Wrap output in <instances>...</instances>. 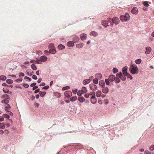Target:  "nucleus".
I'll use <instances>...</instances> for the list:
<instances>
[{"label":"nucleus","instance_id":"nucleus-28","mask_svg":"<svg viewBox=\"0 0 154 154\" xmlns=\"http://www.w3.org/2000/svg\"><path fill=\"white\" fill-rule=\"evenodd\" d=\"M116 75L118 78L122 79V73L121 72H120L117 74Z\"/></svg>","mask_w":154,"mask_h":154},{"label":"nucleus","instance_id":"nucleus-25","mask_svg":"<svg viewBox=\"0 0 154 154\" xmlns=\"http://www.w3.org/2000/svg\"><path fill=\"white\" fill-rule=\"evenodd\" d=\"M96 76L97 77V78L98 79H101L102 77L101 74L100 73L97 74L96 75Z\"/></svg>","mask_w":154,"mask_h":154},{"label":"nucleus","instance_id":"nucleus-37","mask_svg":"<svg viewBox=\"0 0 154 154\" xmlns=\"http://www.w3.org/2000/svg\"><path fill=\"white\" fill-rule=\"evenodd\" d=\"M93 82L95 84H97L98 83V79L97 78H96L93 80Z\"/></svg>","mask_w":154,"mask_h":154},{"label":"nucleus","instance_id":"nucleus-3","mask_svg":"<svg viewBox=\"0 0 154 154\" xmlns=\"http://www.w3.org/2000/svg\"><path fill=\"white\" fill-rule=\"evenodd\" d=\"M89 87L90 90L92 91H96L98 89L97 86L94 84H90L89 85Z\"/></svg>","mask_w":154,"mask_h":154},{"label":"nucleus","instance_id":"nucleus-34","mask_svg":"<svg viewBox=\"0 0 154 154\" xmlns=\"http://www.w3.org/2000/svg\"><path fill=\"white\" fill-rule=\"evenodd\" d=\"M141 62V60L140 59H137L135 60V62L137 64H140Z\"/></svg>","mask_w":154,"mask_h":154},{"label":"nucleus","instance_id":"nucleus-31","mask_svg":"<svg viewBox=\"0 0 154 154\" xmlns=\"http://www.w3.org/2000/svg\"><path fill=\"white\" fill-rule=\"evenodd\" d=\"M79 40V37L77 36H75L73 40L74 42H78Z\"/></svg>","mask_w":154,"mask_h":154},{"label":"nucleus","instance_id":"nucleus-14","mask_svg":"<svg viewBox=\"0 0 154 154\" xmlns=\"http://www.w3.org/2000/svg\"><path fill=\"white\" fill-rule=\"evenodd\" d=\"M90 82V79H85L83 82V84L85 85L89 84Z\"/></svg>","mask_w":154,"mask_h":154},{"label":"nucleus","instance_id":"nucleus-59","mask_svg":"<svg viewBox=\"0 0 154 154\" xmlns=\"http://www.w3.org/2000/svg\"><path fill=\"white\" fill-rule=\"evenodd\" d=\"M33 87H34L32 88V90H35L38 88V86H37L35 85V86H34Z\"/></svg>","mask_w":154,"mask_h":154},{"label":"nucleus","instance_id":"nucleus-63","mask_svg":"<svg viewBox=\"0 0 154 154\" xmlns=\"http://www.w3.org/2000/svg\"><path fill=\"white\" fill-rule=\"evenodd\" d=\"M24 75H25L23 73L20 72V73L19 76H22L23 77L24 76Z\"/></svg>","mask_w":154,"mask_h":154},{"label":"nucleus","instance_id":"nucleus-1","mask_svg":"<svg viewBox=\"0 0 154 154\" xmlns=\"http://www.w3.org/2000/svg\"><path fill=\"white\" fill-rule=\"evenodd\" d=\"M129 70L132 74H137L139 70L137 66L135 64H131L129 68Z\"/></svg>","mask_w":154,"mask_h":154},{"label":"nucleus","instance_id":"nucleus-21","mask_svg":"<svg viewBox=\"0 0 154 154\" xmlns=\"http://www.w3.org/2000/svg\"><path fill=\"white\" fill-rule=\"evenodd\" d=\"M11 106L8 104L7 106H5V109L7 111L9 112L10 110V108Z\"/></svg>","mask_w":154,"mask_h":154},{"label":"nucleus","instance_id":"nucleus-17","mask_svg":"<svg viewBox=\"0 0 154 154\" xmlns=\"http://www.w3.org/2000/svg\"><path fill=\"white\" fill-rule=\"evenodd\" d=\"M95 94L97 97H99L101 96L102 93L100 91L98 90L96 92Z\"/></svg>","mask_w":154,"mask_h":154},{"label":"nucleus","instance_id":"nucleus-11","mask_svg":"<svg viewBox=\"0 0 154 154\" xmlns=\"http://www.w3.org/2000/svg\"><path fill=\"white\" fill-rule=\"evenodd\" d=\"M102 25L105 27H106L108 26V22L106 20H103L102 22Z\"/></svg>","mask_w":154,"mask_h":154},{"label":"nucleus","instance_id":"nucleus-44","mask_svg":"<svg viewBox=\"0 0 154 154\" xmlns=\"http://www.w3.org/2000/svg\"><path fill=\"white\" fill-rule=\"evenodd\" d=\"M3 92L5 93H7L9 92V90L6 88H4L3 89Z\"/></svg>","mask_w":154,"mask_h":154},{"label":"nucleus","instance_id":"nucleus-18","mask_svg":"<svg viewBox=\"0 0 154 154\" xmlns=\"http://www.w3.org/2000/svg\"><path fill=\"white\" fill-rule=\"evenodd\" d=\"M85 100V98L83 97H80L78 98V100L81 103L83 102Z\"/></svg>","mask_w":154,"mask_h":154},{"label":"nucleus","instance_id":"nucleus-49","mask_svg":"<svg viewBox=\"0 0 154 154\" xmlns=\"http://www.w3.org/2000/svg\"><path fill=\"white\" fill-rule=\"evenodd\" d=\"M77 89H73L72 90V92L74 94H76L77 91Z\"/></svg>","mask_w":154,"mask_h":154},{"label":"nucleus","instance_id":"nucleus-54","mask_svg":"<svg viewBox=\"0 0 154 154\" xmlns=\"http://www.w3.org/2000/svg\"><path fill=\"white\" fill-rule=\"evenodd\" d=\"M49 88V86L48 85H47L45 86L42 88L44 89H48Z\"/></svg>","mask_w":154,"mask_h":154},{"label":"nucleus","instance_id":"nucleus-2","mask_svg":"<svg viewBox=\"0 0 154 154\" xmlns=\"http://www.w3.org/2000/svg\"><path fill=\"white\" fill-rule=\"evenodd\" d=\"M120 18V20L122 22L127 21L129 20L130 16L128 13H125L124 15H121Z\"/></svg>","mask_w":154,"mask_h":154},{"label":"nucleus","instance_id":"nucleus-43","mask_svg":"<svg viewBox=\"0 0 154 154\" xmlns=\"http://www.w3.org/2000/svg\"><path fill=\"white\" fill-rule=\"evenodd\" d=\"M0 128L2 129H4L5 128V126L4 124L0 123Z\"/></svg>","mask_w":154,"mask_h":154},{"label":"nucleus","instance_id":"nucleus-35","mask_svg":"<svg viewBox=\"0 0 154 154\" xmlns=\"http://www.w3.org/2000/svg\"><path fill=\"white\" fill-rule=\"evenodd\" d=\"M6 79V77L4 75H1L0 76V79L2 80H5Z\"/></svg>","mask_w":154,"mask_h":154},{"label":"nucleus","instance_id":"nucleus-55","mask_svg":"<svg viewBox=\"0 0 154 154\" xmlns=\"http://www.w3.org/2000/svg\"><path fill=\"white\" fill-rule=\"evenodd\" d=\"M36 84V83L34 82V83H33L31 84L30 85V86L31 87H33V86H35V85Z\"/></svg>","mask_w":154,"mask_h":154},{"label":"nucleus","instance_id":"nucleus-4","mask_svg":"<svg viewBox=\"0 0 154 154\" xmlns=\"http://www.w3.org/2000/svg\"><path fill=\"white\" fill-rule=\"evenodd\" d=\"M64 95L66 97H69L72 96V93L70 91H67L65 92Z\"/></svg>","mask_w":154,"mask_h":154},{"label":"nucleus","instance_id":"nucleus-58","mask_svg":"<svg viewBox=\"0 0 154 154\" xmlns=\"http://www.w3.org/2000/svg\"><path fill=\"white\" fill-rule=\"evenodd\" d=\"M22 81V78H18L16 80V81L17 82H18V81Z\"/></svg>","mask_w":154,"mask_h":154},{"label":"nucleus","instance_id":"nucleus-48","mask_svg":"<svg viewBox=\"0 0 154 154\" xmlns=\"http://www.w3.org/2000/svg\"><path fill=\"white\" fill-rule=\"evenodd\" d=\"M95 94V92L94 91L91 92L90 94H89V95H90V96L91 95L93 96Z\"/></svg>","mask_w":154,"mask_h":154},{"label":"nucleus","instance_id":"nucleus-10","mask_svg":"<svg viewBox=\"0 0 154 154\" xmlns=\"http://www.w3.org/2000/svg\"><path fill=\"white\" fill-rule=\"evenodd\" d=\"M80 37L82 40H84L86 39L87 35L85 33H82L80 35Z\"/></svg>","mask_w":154,"mask_h":154},{"label":"nucleus","instance_id":"nucleus-42","mask_svg":"<svg viewBox=\"0 0 154 154\" xmlns=\"http://www.w3.org/2000/svg\"><path fill=\"white\" fill-rule=\"evenodd\" d=\"M83 93L81 91H79L77 93V94L78 96H81Z\"/></svg>","mask_w":154,"mask_h":154},{"label":"nucleus","instance_id":"nucleus-51","mask_svg":"<svg viewBox=\"0 0 154 154\" xmlns=\"http://www.w3.org/2000/svg\"><path fill=\"white\" fill-rule=\"evenodd\" d=\"M144 154H151L150 152L148 150H146L145 151Z\"/></svg>","mask_w":154,"mask_h":154},{"label":"nucleus","instance_id":"nucleus-41","mask_svg":"<svg viewBox=\"0 0 154 154\" xmlns=\"http://www.w3.org/2000/svg\"><path fill=\"white\" fill-rule=\"evenodd\" d=\"M149 149L151 151L154 150V145H152L150 146L149 147Z\"/></svg>","mask_w":154,"mask_h":154},{"label":"nucleus","instance_id":"nucleus-60","mask_svg":"<svg viewBox=\"0 0 154 154\" xmlns=\"http://www.w3.org/2000/svg\"><path fill=\"white\" fill-rule=\"evenodd\" d=\"M35 90V94H36L37 93H38V92H39V91H40V89H37L36 90Z\"/></svg>","mask_w":154,"mask_h":154},{"label":"nucleus","instance_id":"nucleus-64","mask_svg":"<svg viewBox=\"0 0 154 154\" xmlns=\"http://www.w3.org/2000/svg\"><path fill=\"white\" fill-rule=\"evenodd\" d=\"M45 85V83L44 82H42L40 83V84L39 85L40 86H44Z\"/></svg>","mask_w":154,"mask_h":154},{"label":"nucleus","instance_id":"nucleus-50","mask_svg":"<svg viewBox=\"0 0 154 154\" xmlns=\"http://www.w3.org/2000/svg\"><path fill=\"white\" fill-rule=\"evenodd\" d=\"M91 102L93 104H95L96 102V99H94L91 100Z\"/></svg>","mask_w":154,"mask_h":154},{"label":"nucleus","instance_id":"nucleus-12","mask_svg":"<svg viewBox=\"0 0 154 154\" xmlns=\"http://www.w3.org/2000/svg\"><path fill=\"white\" fill-rule=\"evenodd\" d=\"M41 60L42 62H45L47 60V57L45 55L42 56L40 57Z\"/></svg>","mask_w":154,"mask_h":154},{"label":"nucleus","instance_id":"nucleus-53","mask_svg":"<svg viewBox=\"0 0 154 154\" xmlns=\"http://www.w3.org/2000/svg\"><path fill=\"white\" fill-rule=\"evenodd\" d=\"M25 79H27L29 80V81H31V79L29 77L27 76H25L24 77Z\"/></svg>","mask_w":154,"mask_h":154},{"label":"nucleus","instance_id":"nucleus-61","mask_svg":"<svg viewBox=\"0 0 154 154\" xmlns=\"http://www.w3.org/2000/svg\"><path fill=\"white\" fill-rule=\"evenodd\" d=\"M85 98H88L89 97L90 95H89V94H86L85 95Z\"/></svg>","mask_w":154,"mask_h":154},{"label":"nucleus","instance_id":"nucleus-15","mask_svg":"<svg viewBox=\"0 0 154 154\" xmlns=\"http://www.w3.org/2000/svg\"><path fill=\"white\" fill-rule=\"evenodd\" d=\"M146 51L145 52V54H149L150 53L151 51V48L149 47H147L146 48Z\"/></svg>","mask_w":154,"mask_h":154},{"label":"nucleus","instance_id":"nucleus-29","mask_svg":"<svg viewBox=\"0 0 154 154\" xmlns=\"http://www.w3.org/2000/svg\"><path fill=\"white\" fill-rule=\"evenodd\" d=\"M6 82L9 84H11L13 83V81L11 79H8L6 81Z\"/></svg>","mask_w":154,"mask_h":154},{"label":"nucleus","instance_id":"nucleus-19","mask_svg":"<svg viewBox=\"0 0 154 154\" xmlns=\"http://www.w3.org/2000/svg\"><path fill=\"white\" fill-rule=\"evenodd\" d=\"M90 35H93L94 37H96L98 35V33L95 31H92L91 32Z\"/></svg>","mask_w":154,"mask_h":154},{"label":"nucleus","instance_id":"nucleus-6","mask_svg":"<svg viewBox=\"0 0 154 154\" xmlns=\"http://www.w3.org/2000/svg\"><path fill=\"white\" fill-rule=\"evenodd\" d=\"M127 69L128 67L127 66H125L122 69V72L123 74L125 76H127L128 75L127 72Z\"/></svg>","mask_w":154,"mask_h":154},{"label":"nucleus","instance_id":"nucleus-7","mask_svg":"<svg viewBox=\"0 0 154 154\" xmlns=\"http://www.w3.org/2000/svg\"><path fill=\"white\" fill-rule=\"evenodd\" d=\"M109 91V88L107 87H104L102 89L103 93L105 94H107L108 92Z\"/></svg>","mask_w":154,"mask_h":154},{"label":"nucleus","instance_id":"nucleus-22","mask_svg":"<svg viewBox=\"0 0 154 154\" xmlns=\"http://www.w3.org/2000/svg\"><path fill=\"white\" fill-rule=\"evenodd\" d=\"M57 48L59 50H61L64 49L65 47L62 44H60L58 45Z\"/></svg>","mask_w":154,"mask_h":154},{"label":"nucleus","instance_id":"nucleus-30","mask_svg":"<svg viewBox=\"0 0 154 154\" xmlns=\"http://www.w3.org/2000/svg\"><path fill=\"white\" fill-rule=\"evenodd\" d=\"M77 99V97L76 96L72 97L70 98V100L71 101L73 102L75 101Z\"/></svg>","mask_w":154,"mask_h":154},{"label":"nucleus","instance_id":"nucleus-62","mask_svg":"<svg viewBox=\"0 0 154 154\" xmlns=\"http://www.w3.org/2000/svg\"><path fill=\"white\" fill-rule=\"evenodd\" d=\"M41 61L37 59L36 60V63L38 64H41Z\"/></svg>","mask_w":154,"mask_h":154},{"label":"nucleus","instance_id":"nucleus-56","mask_svg":"<svg viewBox=\"0 0 154 154\" xmlns=\"http://www.w3.org/2000/svg\"><path fill=\"white\" fill-rule=\"evenodd\" d=\"M32 78L36 80L37 79V77L36 75H34L32 76Z\"/></svg>","mask_w":154,"mask_h":154},{"label":"nucleus","instance_id":"nucleus-36","mask_svg":"<svg viewBox=\"0 0 154 154\" xmlns=\"http://www.w3.org/2000/svg\"><path fill=\"white\" fill-rule=\"evenodd\" d=\"M31 68H32L34 70H35L37 69V68L36 66L34 64H32L31 65Z\"/></svg>","mask_w":154,"mask_h":154},{"label":"nucleus","instance_id":"nucleus-38","mask_svg":"<svg viewBox=\"0 0 154 154\" xmlns=\"http://www.w3.org/2000/svg\"><path fill=\"white\" fill-rule=\"evenodd\" d=\"M143 5L146 7H148L149 5L148 4V2L147 1H145L143 2Z\"/></svg>","mask_w":154,"mask_h":154},{"label":"nucleus","instance_id":"nucleus-32","mask_svg":"<svg viewBox=\"0 0 154 154\" xmlns=\"http://www.w3.org/2000/svg\"><path fill=\"white\" fill-rule=\"evenodd\" d=\"M4 98L5 99H9V96L6 94H5L2 96V98Z\"/></svg>","mask_w":154,"mask_h":154},{"label":"nucleus","instance_id":"nucleus-45","mask_svg":"<svg viewBox=\"0 0 154 154\" xmlns=\"http://www.w3.org/2000/svg\"><path fill=\"white\" fill-rule=\"evenodd\" d=\"M106 84L107 85H109L110 82H109V80L108 79H106L105 80Z\"/></svg>","mask_w":154,"mask_h":154},{"label":"nucleus","instance_id":"nucleus-27","mask_svg":"<svg viewBox=\"0 0 154 154\" xmlns=\"http://www.w3.org/2000/svg\"><path fill=\"white\" fill-rule=\"evenodd\" d=\"M46 92L45 91L42 92L41 91H39V94H40L41 97H43L46 94Z\"/></svg>","mask_w":154,"mask_h":154},{"label":"nucleus","instance_id":"nucleus-33","mask_svg":"<svg viewBox=\"0 0 154 154\" xmlns=\"http://www.w3.org/2000/svg\"><path fill=\"white\" fill-rule=\"evenodd\" d=\"M70 88V87L69 86H66L65 87H63L62 90L63 91H64L66 90H68Z\"/></svg>","mask_w":154,"mask_h":154},{"label":"nucleus","instance_id":"nucleus-9","mask_svg":"<svg viewBox=\"0 0 154 154\" xmlns=\"http://www.w3.org/2000/svg\"><path fill=\"white\" fill-rule=\"evenodd\" d=\"M131 12L133 14H137L138 13V9L136 7H134L132 9Z\"/></svg>","mask_w":154,"mask_h":154},{"label":"nucleus","instance_id":"nucleus-26","mask_svg":"<svg viewBox=\"0 0 154 154\" xmlns=\"http://www.w3.org/2000/svg\"><path fill=\"white\" fill-rule=\"evenodd\" d=\"M81 91L83 93H84L86 92L87 91V89L85 87H83L82 88Z\"/></svg>","mask_w":154,"mask_h":154},{"label":"nucleus","instance_id":"nucleus-8","mask_svg":"<svg viewBox=\"0 0 154 154\" xmlns=\"http://www.w3.org/2000/svg\"><path fill=\"white\" fill-rule=\"evenodd\" d=\"M108 79L110 82H113L116 79V77L114 75H111L109 76Z\"/></svg>","mask_w":154,"mask_h":154},{"label":"nucleus","instance_id":"nucleus-57","mask_svg":"<svg viewBox=\"0 0 154 154\" xmlns=\"http://www.w3.org/2000/svg\"><path fill=\"white\" fill-rule=\"evenodd\" d=\"M23 86L26 88H28L29 87V85L27 84H24L23 85Z\"/></svg>","mask_w":154,"mask_h":154},{"label":"nucleus","instance_id":"nucleus-52","mask_svg":"<svg viewBox=\"0 0 154 154\" xmlns=\"http://www.w3.org/2000/svg\"><path fill=\"white\" fill-rule=\"evenodd\" d=\"M4 119L3 117L0 116V122H2L4 120Z\"/></svg>","mask_w":154,"mask_h":154},{"label":"nucleus","instance_id":"nucleus-39","mask_svg":"<svg viewBox=\"0 0 154 154\" xmlns=\"http://www.w3.org/2000/svg\"><path fill=\"white\" fill-rule=\"evenodd\" d=\"M113 72L114 73H116L118 72V70L116 68H113L112 69Z\"/></svg>","mask_w":154,"mask_h":154},{"label":"nucleus","instance_id":"nucleus-46","mask_svg":"<svg viewBox=\"0 0 154 154\" xmlns=\"http://www.w3.org/2000/svg\"><path fill=\"white\" fill-rule=\"evenodd\" d=\"M120 82V79H119V78H117L115 80V82L116 83H119Z\"/></svg>","mask_w":154,"mask_h":154},{"label":"nucleus","instance_id":"nucleus-23","mask_svg":"<svg viewBox=\"0 0 154 154\" xmlns=\"http://www.w3.org/2000/svg\"><path fill=\"white\" fill-rule=\"evenodd\" d=\"M84 45L83 43H80L77 44L76 45V48H82L83 46Z\"/></svg>","mask_w":154,"mask_h":154},{"label":"nucleus","instance_id":"nucleus-5","mask_svg":"<svg viewBox=\"0 0 154 154\" xmlns=\"http://www.w3.org/2000/svg\"><path fill=\"white\" fill-rule=\"evenodd\" d=\"M112 22L116 25L118 24L119 22V19L116 17H114L112 19Z\"/></svg>","mask_w":154,"mask_h":154},{"label":"nucleus","instance_id":"nucleus-47","mask_svg":"<svg viewBox=\"0 0 154 154\" xmlns=\"http://www.w3.org/2000/svg\"><path fill=\"white\" fill-rule=\"evenodd\" d=\"M3 116L4 117L7 119H9V116L8 115L6 114H4Z\"/></svg>","mask_w":154,"mask_h":154},{"label":"nucleus","instance_id":"nucleus-20","mask_svg":"<svg viewBox=\"0 0 154 154\" xmlns=\"http://www.w3.org/2000/svg\"><path fill=\"white\" fill-rule=\"evenodd\" d=\"M49 52L52 54H54L56 53V51L55 49L52 48L50 49Z\"/></svg>","mask_w":154,"mask_h":154},{"label":"nucleus","instance_id":"nucleus-40","mask_svg":"<svg viewBox=\"0 0 154 154\" xmlns=\"http://www.w3.org/2000/svg\"><path fill=\"white\" fill-rule=\"evenodd\" d=\"M54 47V44L53 43H51L49 46V48L50 49L53 48Z\"/></svg>","mask_w":154,"mask_h":154},{"label":"nucleus","instance_id":"nucleus-13","mask_svg":"<svg viewBox=\"0 0 154 154\" xmlns=\"http://www.w3.org/2000/svg\"><path fill=\"white\" fill-rule=\"evenodd\" d=\"M67 45L69 47H72L74 45L73 42L71 41L68 42L67 43Z\"/></svg>","mask_w":154,"mask_h":154},{"label":"nucleus","instance_id":"nucleus-16","mask_svg":"<svg viewBox=\"0 0 154 154\" xmlns=\"http://www.w3.org/2000/svg\"><path fill=\"white\" fill-rule=\"evenodd\" d=\"M99 84L100 86L102 88L105 87L104 82L102 80L99 81Z\"/></svg>","mask_w":154,"mask_h":154},{"label":"nucleus","instance_id":"nucleus-24","mask_svg":"<svg viewBox=\"0 0 154 154\" xmlns=\"http://www.w3.org/2000/svg\"><path fill=\"white\" fill-rule=\"evenodd\" d=\"M9 102V100H8V99H5L2 101V103L7 104Z\"/></svg>","mask_w":154,"mask_h":154}]
</instances>
